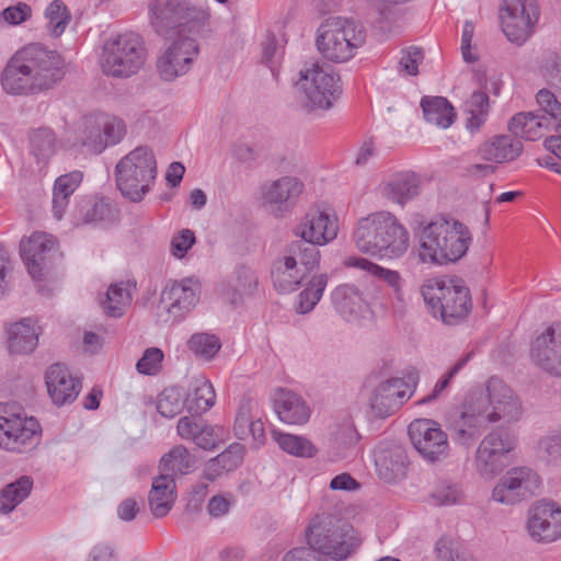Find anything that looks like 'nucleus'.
<instances>
[{"instance_id": "79ce46f5", "label": "nucleus", "mask_w": 561, "mask_h": 561, "mask_svg": "<svg viewBox=\"0 0 561 561\" xmlns=\"http://www.w3.org/2000/svg\"><path fill=\"white\" fill-rule=\"evenodd\" d=\"M317 247L318 245L307 242L294 241L285 251L295 259L298 266H300L308 276L312 271L318 268L320 264L321 253Z\"/></svg>"}, {"instance_id": "0eeeda50", "label": "nucleus", "mask_w": 561, "mask_h": 561, "mask_svg": "<svg viewBox=\"0 0 561 561\" xmlns=\"http://www.w3.org/2000/svg\"><path fill=\"white\" fill-rule=\"evenodd\" d=\"M366 42V31L359 23L332 18L317 30L316 45L321 56L335 64L351 60Z\"/></svg>"}, {"instance_id": "7c9ffc66", "label": "nucleus", "mask_w": 561, "mask_h": 561, "mask_svg": "<svg viewBox=\"0 0 561 561\" xmlns=\"http://www.w3.org/2000/svg\"><path fill=\"white\" fill-rule=\"evenodd\" d=\"M306 277L302 268L286 251L274 262L272 279L274 287L280 293L295 291Z\"/></svg>"}, {"instance_id": "3c124183", "label": "nucleus", "mask_w": 561, "mask_h": 561, "mask_svg": "<svg viewBox=\"0 0 561 561\" xmlns=\"http://www.w3.org/2000/svg\"><path fill=\"white\" fill-rule=\"evenodd\" d=\"M186 405L183 393L178 387L165 388L157 400V410L164 417H174L180 414Z\"/></svg>"}, {"instance_id": "a19ab883", "label": "nucleus", "mask_w": 561, "mask_h": 561, "mask_svg": "<svg viewBox=\"0 0 561 561\" xmlns=\"http://www.w3.org/2000/svg\"><path fill=\"white\" fill-rule=\"evenodd\" d=\"M195 459L183 445H176L160 459L162 471L171 474H187L193 470Z\"/></svg>"}, {"instance_id": "6ab92c4d", "label": "nucleus", "mask_w": 561, "mask_h": 561, "mask_svg": "<svg viewBox=\"0 0 561 561\" xmlns=\"http://www.w3.org/2000/svg\"><path fill=\"white\" fill-rule=\"evenodd\" d=\"M484 403L483 400H479L477 394H471L466 399L462 411L449 425L455 442L463 446H471L491 423L485 413Z\"/></svg>"}, {"instance_id": "1a4fd4ad", "label": "nucleus", "mask_w": 561, "mask_h": 561, "mask_svg": "<svg viewBox=\"0 0 561 561\" xmlns=\"http://www.w3.org/2000/svg\"><path fill=\"white\" fill-rule=\"evenodd\" d=\"M116 185L131 202H140L157 178V161L152 150L139 146L123 157L115 167Z\"/></svg>"}, {"instance_id": "774afa93", "label": "nucleus", "mask_w": 561, "mask_h": 561, "mask_svg": "<svg viewBox=\"0 0 561 561\" xmlns=\"http://www.w3.org/2000/svg\"><path fill=\"white\" fill-rule=\"evenodd\" d=\"M221 428L203 425L197 436L193 440L199 448L205 450H213L221 443V435L219 432Z\"/></svg>"}, {"instance_id": "4be33fe9", "label": "nucleus", "mask_w": 561, "mask_h": 561, "mask_svg": "<svg viewBox=\"0 0 561 561\" xmlns=\"http://www.w3.org/2000/svg\"><path fill=\"white\" fill-rule=\"evenodd\" d=\"M413 385L402 378H390L380 382L374 390L369 404L377 416L385 417L396 412L413 394L416 376L411 377Z\"/></svg>"}, {"instance_id": "8fccbe9b", "label": "nucleus", "mask_w": 561, "mask_h": 561, "mask_svg": "<svg viewBox=\"0 0 561 561\" xmlns=\"http://www.w3.org/2000/svg\"><path fill=\"white\" fill-rule=\"evenodd\" d=\"M80 141L83 147H87L93 153H101L105 149V140L98 115L84 119Z\"/></svg>"}, {"instance_id": "4c0bfd02", "label": "nucleus", "mask_w": 561, "mask_h": 561, "mask_svg": "<svg viewBox=\"0 0 561 561\" xmlns=\"http://www.w3.org/2000/svg\"><path fill=\"white\" fill-rule=\"evenodd\" d=\"M33 480L23 476L0 491V514L8 515L15 510L31 493Z\"/></svg>"}, {"instance_id": "7ed1b4c3", "label": "nucleus", "mask_w": 561, "mask_h": 561, "mask_svg": "<svg viewBox=\"0 0 561 561\" xmlns=\"http://www.w3.org/2000/svg\"><path fill=\"white\" fill-rule=\"evenodd\" d=\"M305 538L308 547H298L288 551L283 561H301L318 552L335 561L350 558L360 546L358 533L330 513L314 515L307 528Z\"/></svg>"}, {"instance_id": "13d9d810", "label": "nucleus", "mask_w": 561, "mask_h": 561, "mask_svg": "<svg viewBox=\"0 0 561 561\" xmlns=\"http://www.w3.org/2000/svg\"><path fill=\"white\" fill-rule=\"evenodd\" d=\"M424 59V53L419 47H407L401 50V57L398 61V72L402 76H417L419 65Z\"/></svg>"}, {"instance_id": "20e7f679", "label": "nucleus", "mask_w": 561, "mask_h": 561, "mask_svg": "<svg viewBox=\"0 0 561 561\" xmlns=\"http://www.w3.org/2000/svg\"><path fill=\"white\" fill-rule=\"evenodd\" d=\"M471 243L472 233L467 225L439 217L421 228L417 256L425 264L456 263L467 254Z\"/></svg>"}, {"instance_id": "f03ea898", "label": "nucleus", "mask_w": 561, "mask_h": 561, "mask_svg": "<svg viewBox=\"0 0 561 561\" xmlns=\"http://www.w3.org/2000/svg\"><path fill=\"white\" fill-rule=\"evenodd\" d=\"M65 75L66 64L57 51L31 44L9 59L1 85L12 95H36L56 87Z\"/></svg>"}, {"instance_id": "393cba45", "label": "nucleus", "mask_w": 561, "mask_h": 561, "mask_svg": "<svg viewBox=\"0 0 561 561\" xmlns=\"http://www.w3.org/2000/svg\"><path fill=\"white\" fill-rule=\"evenodd\" d=\"M375 466L381 480L393 483L403 479L408 471L405 450L396 444H380L374 451Z\"/></svg>"}, {"instance_id": "864d4df0", "label": "nucleus", "mask_w": 561, "mask_h": 561, "mask_svg": "<svg viewBox=\"0 0 561 561\" xmlns=\"http://www.w3.org/2000/svg\"><path fill=\"white\" fill-rule=\"evenodd\" d=\"M432 497L439 505H456L463 502L465 493L458 483L443 480L436 484Z\"/></svg>"}, {"instance_id": "c756f323", "label": "nucleus", "mask_w": 561, "mask_h": 561, "mask_svg": "<svg viewBox=\"0 0 561 561\" xmlns=\"http://www.w3.org/2000/svg\"><path fill=\"white\" fill-rule=\"evenodd\" d=\"M523 149L519 139L511 135H497L484 141L479 148V153L486 161L504 163L517 159Z\"/></svg>"}, {"instance_id": "2eb2a0df", "label": "nucleus", "mask_w": 561, "mask_h": 561, "mask_svg": "<svg viewBox=\"0 0 561 561\" xmlns=\"http://www.w3.org/2000/svg\"><path fill=\"white\" fill-rule=\"evenodd\" d=\"M408 431L412 445L425 460L436 462L448 457V437L437 422L430 419L414 420Z\"/></svg>"}, {"instance_id": "ddd939ff", "label": "nucleus", "mask_w": 561, "mask_h": 561, "mask_svg": "<svg viewBox=\"0 0 561 561\" xmlns=\"http://www.w3.org/2000/svg\"><path fill=\"white\" fill-rule=\"evenodd\" d=\"M39 431L34 417H27L15 403H0V447L20 450L31 445Z\"/></svg>"}, {"instance_id": "a878e982", "label": "nucleus", "mask_w": 561, "mask_h": 561, "mask_svg": "<svg viewBox=\"0 0 561 561\" xmlns=\"http://www.w3.org/2000/svg\"><path fill=\"white\" fill-rule=\"evenodd\" d=\"M233 432L239 439H247L251 436L256 447L264 444V424L257 413V405L252 399L241 400L234 419Z\"/></svg>"}, {"instance_id": "052dcab7", "label": "nucleus", "mask_w": 561, "mask_h": 561, "mask_svg": "<svg viewBox=\"0 0 561 561\" xmlns=\"http://www.w3.org/2000/svg\"><path fill=\"white\" fill-rule=\"evenodd\" d=\"M470 358V354L457 360V363L435 383L431 393L420 400L419 403H428L436 400L449 387L455 376L466 366Z\"/></svg>"}, {"instance_id": "4d7b16f0", "label": "nucleus", "mask_w": 561, "mask_h": 561, "mask_svg": "<svg viewBox=\"0 0 561 561\" xmlns=\"http://www.w3.org/2000/svg\"><path fill=\"white\" fill-rule=\"evenodd\" d=\"M540 108L548 115L549 124L552 128L561 127V103L557 100L556 95L547 90L541 89L536 95Z\"/></svg>"}, {"instance_id": "f257e3e1", "label": "nucleus", "mask_w": 561, "mask_h": 561, "mask_svg": "<svg viewBox=\"0 0 561 561\" xmlns=\"http://www.w3.org/2000/svg\"><path fill=\"white\" fill-rule=\"evenodd\" d=\"M205 0H149V21L154 31L167 35L178 30V37L157 59V71L164 81H173L186 75L197 56L199 45L195 38L209 23V10Z\"/></svg>"}, {"instance_id": "09e8293b", "label": "nucleus", "mask_w": 561, "mask_h": 561, "mask_svg": "<svg viewBox=\"0 0 561 561\" xmlns=\"http://www.w3.org/2000/svg\"><path fill=\"white\" fill-rule=\"evenodd\" d=\"M32 153L38 164H45L54 153L55 136L49 128H39L31 135Z\"/></svg>"}, {"instance_id": "338daca9", "label": "nucleus", "mask_w": 561, "mask_h": 561, "mask_svg": "<svg viewBox=\"0 0 561 561\" xmlns=\"http://www.w3.org/2000/svg\"><path fill=\"white\" fill-rule=\"evenodd\" d=\"M539 449L548 461L561 463V431L542 437L539 440Z\"/></svg>"}, {"instance_id": "b1692460", "label": "nucleus", "mask_w": 561, "mask_h": 561, "mask_svg": "<svg viewBox=\"0 0 561 561\" xmlns=\"http://www.w3.org/2000/svg\"><path fill=\"white\" fill-rule=\"evenodd\" d=\"M45 381L50 399L59 407L73 402L81 390L80 380L65 365L58 363L47 369Z\"/></svg>"}, {"instance_id": "9b49d317", "label": "nucleus", "mask_w": 561, "mask_h": 561, "mask_svg": "<svg viewBox=\"0 0 561 561\" xmlns=\"http://www.w3.org/2000/svg\"><path fill=\"white\" fill-rule=\"evenodd\" d=\"M201 284L192 277L168 284L161 293L157 308V321L174 324L183 320L197 305Z\"/></svg>"}, {"instance_id": "c85d7f7f", "label": "nucleus", "mask_w": 561, "mask_h": 561, "mask_svg": "<svg viewBox=\"0 0 561 561\" xmlns=\"http://www.w3.org/2000/svg\"><path fill=\"white\" fill-rule=\"evenodd\" d=\"M175 499L176 484L171 474L162 473L153 479L148 494V504L154 517L167 516L172 510Z\"/></svg>"}, {"instance_id": "bf43d9fd", "label": "nucleus", "mask_w": 561, "mask_h": 561, "mask_svg": "<svg viewBox=\"0 0 561 561\" xmlns=\"http://www.w3.org/2000/svg\"><path fill=\"white\" fill-rule=\"evenodd\" d=\"M435 556L442 561L466 559L461 543L451 536H442L435 546Z\"/></svg>"}, {"instance_id": "bb28decb", "label": "nucleus", "mask_w": 561, "mask_h": 561, "mask_svg": "<svg viewBox=\"0 0 561 561\" xmlns=\"http://www.w3.org/2000/svg\"><path fill=\"white\" fill-rule=\"evenodd\" d=\"M421 179L413 171H402L392 174L380 185L381 195L399 205L412 201L419 195Z\"/></svg>"}, {"instance_id": "6e6d98bb", "label": "nucleus", "mask_w": 561, "mask_h": 561, "mask_svg": "<svg viewBox=\"0 0 561 561\" xmlns=\"http://www.w3.org/2000/svg\"><path fill=\"white\" fill-rule=\"evenodd\" d=\"M98 116L103 134V139L105 140V148L108 145L118 144L126 134V126L124 122L118 117L105 114Z\"/></svg>"}, {"instance_id": "f8f14e48", "label": "nucleus", "mask_w": 561, "mask_h": 561, "mask_svg": "<svg viewBox=\"0 0 561 561\" xmlns=\"http://www.w3.org/2000/svg\"><path fill=\"white\" fill-rule=\"evenodd\" d=\"M500 20L506 38L520 46L530 38L539 20L537 3L535 0H503Z\"/></svg>"}, {"instance_id": "5fc2aeb1", "label": "nucleus", "mask_w": 561, "mask_h": 561, "mask_svg": "<svg viewBox=\"0 0 561 561\" xmlns=\"http://www.w3.org/2000/svg\"><path fill=\"white\" fill-rule=\"evenodd\" d=\"M515 443V438L508 432L497 428L489 433L480 445L490 450L494 449V453L505 459L506 455L514 449Z\"/></svg>"}, {"instance_id": "69168bd1", "label": "nucleus", "mask_w": 561, "mask_h": 561, "mask_svg": "<svg viewBox=\"0 0 561 561\" xmlns=\"http://www.w3.org/2000/svg\"><path fill=\"white\" fill-rule=\"evenodd\" d=\"M257 277L245 266H240L236 271L233 289L240 295H250L256 288Z\"/></svg>"}, {"instance_id": "72a5a7b5", "label": "nucleus", "mask_w": 561, "mask_h": 561, "mask_svg": "<svg viewBox=\"0 0 561 561\" xmlns=\"http://www.w3.org/2000/svg\"><path fill=\"white\" fill-rule=\"evenodd\" d=\"M38 332L30 319L15 322L8 329V347L11 353L28 354L35 350Z\"/></svg>"}, {"instance_id": "f704fd0d", "label": "nucleus", "mask_w": 561, "mask_h": 561, "mask_svg": "<svg viewBox=\"0 0 561 561\" xmlns=\"http://www.w3.org/2000/svg\"><path fill=\"white\" fill-rule=\"evenodd\" d=\"M420 105L424 119L438 128H448L456 118L454 106L444 96H423Z\"/></svg>"}, {"instance_id": "49530a36", "label": "nucleus", "mask_w": 561, "mask_h": 561, "mask_svg": "<svg viewBox=\"0 0 561 561\" xmlns=\"http://www.w3.org/2000/svg\"><path fill=\"white\" fill-rule=\"evenodd\" d=\"M46 28L54 37H59L67 28L71 14L61 0H54L45 10Z\"/></svg>"}, {"instance_id": "e2e57ef3", "label": "nucleus", "mask_w": 561, "mask_h": 561, "mask_svg": "<svg viewBox=\"0 0 561 561\" xmlns=\"http://www.w3.org/2000/svg\"><path fill=\"white\" fill-rule=\"evenodd\" d=\"M195 242L196 238L194 231L191 229H182L171 239V254L176 259H183Z\"/></svg>"}, {"instance_id": "6e6552de", "label": "nucleus", "mask_w": 561, "mask_h": 561, "mask_svg": "<svg viewBox=\"0 0 561 561\" xmlns=\"http://www.w3.org/2000/svg\"><path fill=\"white\" fill-rule=\"evenodd\" d=\"M421 293L432 314L447 324L463 320L472 307L469 288L453 278L427 279Z\"/></svg>"}, {"instance_id": "a18cd8bd", "label": "nucleus", "mask_w": 561, "mask_h": 561, "mask_svg": "<svg viewBox=\"0 0 561 561\" xmlns=\"http://www.w3.org/2000/svg\"><path fill=\"white\" fill-rule=\"evenodd\" d=\"M476 470L484 479H493L506 467L505 459L490 450L484 446L479 445L474 457Z\"/></svg>"}, {"instance_id": "4468645a", "label": "nucleus", "mask_w": 561, "mask_h": 561, "mask_svg": "<svg viewBox=\"0 0 561 561\" xmlns=\"http://www.w3.org/2000/svg\"><path fill=\"white\" fill-rule=\"evenodd\" d=\"M304 187L296 176H280L262 185L261 203L273 217L283 218L296 207Z\"/></svg>"}, {"instance_id": "ea45409f", "label": "nucleus", "mask_w": 561, "mask_h": 561, "mask_svg": "<svg viewBox=\"0 0 561 561\" xmlns=\"http://www.w3.org/2000/svg\"><path fill=\"white\" fill-rule=\"evenodd\" d=\"M490 111V100L485 91L478 90L472 92L465 104L467 114V128L471 131L479 130L485 123Z\"/></svg>"}, {"instance_id": "603ef678", "label": "nucleus", "mask_w": 561, "mask_h": 561, "mask_svg": "<svg viewBox=\"0 0 561 561\" xmlns=\"http://www.w3.org/2000/svg\"><path fill=\"white\" fill-rule=\"evenodd\" d=\"M188 350L206 360L213 359L221 348L220 340L215 334L195 333L187 342Z\"/></svg>"}, {"instance_id": "dca6fc26", "label": "nucleus", "mask_w": 561, "mask_h": 561, "mask_svg": "<svg viewBox=\"0 0 561 561\" xmlns=\"http://www.w3.org/2000/svg\"><path fill=\"white\" fill-rule=\"evenodd\" d=\"M485 403V413L491 423H513L523 414V407L514 391L501 379L491 378L486 383V392L477 394Z\"/></svg>"}, {"instance_id": "9d476101", "label": "nucleus", "mask_w": 561, "mask_h": 561, "mask_svg": "<svg viewBox=\"0 0 561 561\" xmlns=\"http://www.w3.org/2000/svg\"><path fill=\"white\" fill-rule=\"evenodd\" d=\"M296 88L302 93V104L310 111L329 110L340 98V77L318 62L306 64L299 72Z\"/></svg>"}, {"instance_id": "2f4dec72", "label": "nucleus", "mask_w": 561, "mask_h": 561, "mask_svg": "<svg viewBox=\"0 0 561 561\" xmlns=\"http://www.w3.org/2000/svg\"><path fill=\"white\" fill-rule=\"evenodd\" d=\"M550 126L547 115L534 112L517 113L508 123V129L515 137L530 141L541 138Z\"/></svg>"}, {"instance_id": "0e129e2a", "label": "nucleus", "mask_w": 561, "mask_h": 561, "mask_svg": "<svg viewBox=\"0 0 561 561\" xmlns=\"http://www.w3.org/2000/svg\"><path fill=\"white\" fill-rule=\"evenodd\" d=\"M244 447L240 444H231L222 453L216 456V462L221 466L225 471L236 469L243 460Z\"/></svg>"}, {"instance_id": "37998d69", "label": "nucleus", "mask_w": 561, "mask_h": 561, "mask_svg": "<svg viewBox=\"0 0 561 561\" xmlns=\"http://www.w3.org/2000/svg\"><path fill=\"white\" fill-rule=\"evenodd\" d=\"M329 277L325 273L317 274L311 277L307 287L298 296L297 311L299 313H307L314 308L323 295Z\"/></svg>"}, {"instance_id": "412c9836", "label": "nucleus", "mask_w": 561, "mask_h": 561, "mask_svg": "<svg viewBox=\"0 0 561 561\" xmlns=\"http://www.w3.org/2000/svg\"><path fill=\"white\" fill-rule=\"evenodd\" d=\"M21 256L34 279H42L44 272L57 255V240L46 232L35 231L20 243Z\"/></svg>"}, {"instance_id": "e433bc0d", "label": "nucleus", "mask_w": 561, "mask_h": 561, "mask_svg": "<svg viewBox=\"0 0 561 561\" xmlns=\"http://www.w3.org/2000/svg\"><path fill=\"white\" fill-rule=\"evenodd\" d=\"M135 287L136 284L130 282L112 284L106 291L105 299L102 300L104 312L110 317H122L131 304V289Z\"/></svg>"}, {"instance_id": "f3484780", "label": "nucleus", "mask_w": 561, "mask_h": 561, "mask_svg": "<svg viewBox=\"0 0 561 561\" xmlns=\"http://www.w3.org/2000/svg\"><path fill=\"white\" fill-rule=\"evenodd\" d=\"M541 486L539 476L529 468H514L502 477L492 491V499L502 504H515L537 494Z\"/></svg>"}, {"instance_id": "de8ad7c7", "label": "nucleus", "mask_w": 561, "mask_h": 561, "mask_svg": "<svg viewBox=\"0 0 561 561\" xmlns=\"http://www.w3.org/2000/svg\"><path fill=\"white\" fill-rule=\"evenodd\" d=\"M79 213L82 224H99L112 217L111 204L104 199H87L80 203Z\"/></svg>"}, {"instance_id": "aec40b11", "label": "nucleus", "mask_w": 561, "mask_h": 561, "mask_svg": "<svg viewBox=\"0 0 561 561\" xmlns=\"http://www.w3.org/2000/svg\"><path fill=\"white\" fill-rule=\"evenodd\" d=\"M529 357L543 373L561 377V323L548 327L534 339Z\"/></svg>"}, {"instance_id": "a211bd4d", "label": "nucleus", "mask_w": 561, "mask_h": 561, "mask_svg": "<svg viewBox=\"0 0 561 561\" xmlns=\"http://www.w3.org/2000/svg\"><path fill=\"white\" fill-rule=\"evenodd\" d=\"M335 214L319 206L310 207L294 229V234L313 245H325L337 237Z\"/></svg>"}, {"instance_id": "c9c22d12", "label": "nucleus", "mask_w": 561, "mask_h": 561, "mask_svg": "<svg viewBox=\"0 0 561 561\" xmlns=\"http://www.w3.org/2000/svg\"><path fill=\"white\" fill-rule=\"evenodd\" d=\"M216 402V393L211 382L204 376L192 378L185 403L190 412L203 413Z\"/></svg>"}, {"instance_id": "39448f33", "label": "nucleus", "mask_w": 561, "mask_h": 561, "mask_svg": "<svg viewBox=\"0 0 561 561\" xmlns=\"http://www.w3.org/2000/svg\"><path fill=\"white\" fill-rule=\"evenodd\" d=\"M354 241L363 253L396 259L407 252L409 233L392 214L379 211L358 221Z\"/></svg>"}, {"instance_id": "423d86ee", "label": "nucleus", "mask_w": 561, "mask_h": 561, "mask_svg": "<svg viewBox=\"0 0 561 561\" xmlns=\"http://www.w3.org/2000/svg\"><path fill=\"white\" fill-rule=\"evenodd\" d=\"M147 58L148 50L144 37L136 32L126 31L104 42L100 67L107 77L127 79L144 68Z\"/></svg>"}, {"instance_id": "5701e85b", "label": "nucleus", "mask_w": 561, "mask_h": 561, "mask_svg": "<svg viewBox=\"0 0 561 561\" xmlns=\"http://www.w3.org/2000/svg\"><path fill=\"white\" fill-rule=\"evenodd\" d=\"M529 536L537 542H553L561 538V506L554 502H538L529 512Z\"/></svg>"}, {"instance_id": "680f3d73", "label": "nucleus", "mask_w": 561, "mask_h": 561, "mask_svg": "<svg viewBox=\"0 0 561 561\" xmlns=\"http://www.w3.org/2000/svg\"><path fill=\"white\" fill-rule=\"evenodd\" d=\"M163 352L158 347H149L136 364V369L142 375H156L160 371L163 360Z\"/></svg>"}, {"instance_id": "c03bdc74", "label": "nucleus", "mask_w": 561, "mask_h": 561, "mask_svg": "<svg viewBox=\"0 0 561 561\" xmlns=\"http://www.w3.org/2000/svg\"><path fill=\"white\" fill-rule=\"evenodd\" d=\"M273 438L285 453L296 457H313L317 454L316 446L307 438L284 434L277 431H273Z\"/></svg>"}, {"instance_id": "473e14b6", "label": "nucleus", "mask_w": 561, "mask_h": 561, "mask_svg": "<svg viewBox=\"0 0 561 561\" xmlns=\"http://www.w3.org/2000/svg\"><path fill=\"white\" fill-rule=\"evenodd\" d=\"M332 301L336 311L347 321L358 319L366 309L362 293L350 284L337 286L332 293Z\"/></svg>"}, {"instance_id": "58836bf2", "label": "nucleus", "mask_w": 561, "mask_h": 561, "mask_svg": "<svg viewBox=\"0 0 561 561\" xmlns=\"http://www.w3.org/2000/svg\"><path fill=\"white\" fill-rule=\"evenodd\" d=\"M82 181V173L73 171L59 176L54 186L53 209L57 219H60L68 205L69 196L77 190Z\"/></svg>"}, {"instance_id": "cd10ccee", "label": "nucleus", "mask_w": 561, "mask_h": 561, "mask_svg": "<svg viewBox=\"0 0 561 561\" xmlns=\"http://www.w3.org/2000/svg\"><path fill=\"white\" fill-rule=\"evenodd\" d=\"M274 410L284 423L305 424L310 417V409L297 393L279 388L274 393Z\"/></svg>"}]
</instances>
